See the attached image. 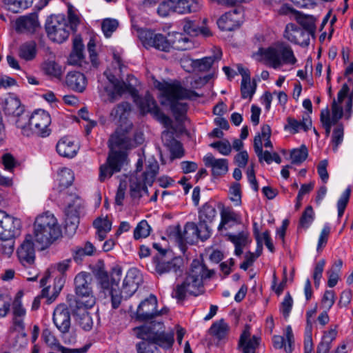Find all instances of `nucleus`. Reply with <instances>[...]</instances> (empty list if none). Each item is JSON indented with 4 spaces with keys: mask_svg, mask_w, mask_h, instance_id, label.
Returning a JSON list of instances; mask_svg holds the SVG:
<instances>
[{
    "mask_svg": "<svg viewBox=\"0 0 353 353\" xmlns=\"http://www.w3.org/2000/svg\"><path fill=\"white\" fill-rule=\"evenodd\" d=\"M134 334L142 341L136 345L137 353H162L160 348L170 349L172 347L174 332H165L160 322H151L133 329Z\"/></svg>",
    "mask_w": 353,
    "mask_h": 353,
    "instance_id": "nucleus-1",
    "label": "nucleus"
},
{
    "mask_svg": "<svg viewBox=\"0 0 353 353\" xmlns=\"http://www.w3.org/2000/svg\"><path fill=\"white\" fill-rule=\"evenodd\" d=\"M154 87L161 91L163 99L161 103L169 105L176 119L183 116L188 110V104L180 102L182 99H196L199 95L194 91L186 89L178 81L173 83L156 81Z\"/></svg>",
    "mask_w": 353,
    "mask_h": 353,
    "instance_id": "nucleus-2",
    "label": "nucleus"
},
{
    "mask_svg": "<svg viewBox=\"0 0 353 353\" xmlns=\"http://www.w3.org/2000/svg\"><path fill=\"white\" fill-rule=\"evenodd\" d=\"M214 272L208 270L200 261L194 260L185 281L174 289L172 296L179 301L185 299L187 294L197 296L203 292V279L210 278Z\"/></svg>",
    "mask_w": 353,
    "mask_h": 353,
    "instance_id": "nucleus-3",
    "label": "nucleus"
},
{
    "mask_svg": "<svg viewBox=\"0 0 353 353\" xmlns=\"http://www.w3.org/2000/svg\"><path fill=\"white\" fill-rule=\"evenodd\" d=\"M133 144L131 139L124 134L115 132L109 140L110 152L105 164L101 165L99 169V180L104 181L110 177L114 172L121 170V167L126 161L127 154L123 151H117L116 149H130Z\"/></svg>",
    "mask_w": 353,
    "mask_h": 353,
    "instance_id": "nucleus-4",
    "label": "nucleus"
},
{
    "mask_svg": "<svg viewBox=\"0 0 353 353\" xmlns=\"http://www.w3.org/2000/svg\"><path fill=\"white\" fill-rule=\"evenodd\" d=\"M61 236V230L53 214L47 212L39 215L34 223L35 241L43 250Z\"/></svg>",
    "mask_w": 353,
    "mask_h": 353,
    "instance_id": "nucleus-5",
    "label": "nucleus"
},
{
    "mask_svg": "<svg viewBox=\"0 0 353 353\" xmlns=\"http://www.w3.org/2000/svg\"><path fill=\"white\" fill-rule=\"evenodd\" d=\"M50 123V116L43 110H37L30 117L26 114L15 121L17 127L20 128L22 134L27 137L32 134L41 137L49 136L51 132L49 128Z\"/></svg>",
    "mask_w": 353,
    "mask_h": 353,
    "instance_id": "nucleus-6",
    "label": "nucleus"
},
{
    "mask_svg": "<svg viewBox=\"0 0 353 353\" xmlns=\"http://www.w3.org/2000/svg\"><path fill=\"white\" fill-rule=\"evenodd\" d=\"M262 55L268 65L274 69L281 68L283 64L294 65L296 62L292 48L284 42H277L265 49Z\"/></svg>",
    "mask_w": 353,
    "mask_h": 353,
    "instance_id": "nucleus-7",
    "label": "nucleus"
},
{
    "mask_svg": "<svg viewBox=\"0 0 353 353\" xmlns=\"http://www.w3.org/2000/svg\"><path fill=\"white\" fill-rule=\"evenodd\" d=\"M141 281L139 272L135 268L130 269L123 281L121 289L119 290L112 288L110 292L112 308H118L123 299L130 297L137 290Z\"/></svg>",
    "mask_w": 353,
    "mask_h": 353,
    "instance_id": "nucleus-8",
    "label": "nucleus"
},
{
    "mask_svg": "<svg viewBox=\"0 0 353 353\" xmlns=\"http://www.w3.org/2000/svg\"><path fill=\"white\" fill-rule=\"evenodd\" d=\"M159 171V164L155 160L150 161L141 178L132 176L130 180V194L133 198H140L143 193H147V185H151Z\"/></svg>",
    "mask_w": 353,
    "mask_h": 353,
    "instance_id": "nucleus-9",
    "label": "nucleus"
},
{
    "mask_svg": "<svg viewBox=\"0 0 353 353\" xmlns=\"http://www.w3.org/2000/svg\"><path fill=\"white\" fill-rule=\"evenodd\" d=\"M201 6L200 0H166L159 4L157 13L164 17L174 12L185 14L199 11Z\"/></svg>",
    "mask_w": 353,
    "mask_h": 353,
    "instance_id": "nucleus-10",
    "label": "nucleus"
},
{
    "mask_svg": "<svg viewBox=\"0 0 353 353\" xmlns=\"http://www.w3.org/2000/svg\"><path fill=\"white\" fill-rule=\"evenodd\" d=\"M197 232V225L193 222L187 223L183 230L179 225H172L167 229L169 239L176 242L181 249L186 243L193 244L198 239Z\"/></svg>",
    "mask_w": 353,
    "mask_h": 353,
    "instance_id": "nucleus-11",
    "label": "nucleus"
},
{
    "mask_svg": "<svg viewBox=\"0 0 353 353\" xmlns=\"http://www.w3.org/2000/svg\"><path fill=\"white\" fill-rule=\"evenodd\" d=\"M92 276L89 273L81 272L74 278L75 292L80 299L79 302L84 307H91L95 303L91 287Z\"/></svg>",
    "mask_w": 353,
    "mask_h": 353,
    "instance_id": "nucleus-12",
    "label": "nucleus"
},
{
    "mask_svg": "<svg viewBox=\"0 0 353 353\" xmlns=\"http://www.w3.org/2000/svg\"><path fill=\"white\" fill-rule=\"evenodd\" d=\"M46 30L48 37L54 42L61 43L70 35V27L63 15L52 16L47 21Z\"/></svg>",
    "mask_w": 353,
    "mask_h": 353,
    "instance_id": "nucleus-13",
    "label": "nucleus"
},
{
    "mask_svg": "<svg viewBox=\"0 0 353 353\" xmlns=\"http://www.w3.org/2000/svg\"><path fill=\"white\" fill-rule=\"evenodd\" d=\"M139 85V80L133 75H128L125 81H118L114 84V91L105 86L103 92L107 93L109 97L110 101L114 102L117 99V96H121L124 93H129L134 99V101H137L139 97L137 87Z\"/></svg>",
    "mask_w": 353,
    "mask_h": 353,
    "instance_id": "nucleus-14",
    "label": "nucleus"
},
{
    "mask_svg": "<svg viewBox=\"0 0 353 353\" xmlns=\"http://www.w3.org/2000/svg\"><path fill=\"white\" fill-rule=\"evenodd\" d=\"M139 38L145 48H154L157 50L169 52L172 48L170 39L153 30L142 29L139 31Z\"/></svg>",
    "mask_w": 353,
    "mask_h": 353,
    "instance_id": "nucleus-15",
    "label": "nucleus"
},
{
    "mask_svg": "<svg viewBox=\"0 0 353 353\" xmlns=\"http://www.w3.org/2000/svg\"><path fill=\"white\" fill-rule=\"evenodd\" d=\"M137 101H134L143 113H151L154 117L166 128H169L172 125V120L163 114L158 108L153 97L146 94L144 97H138Z\"/></svg>",
    "mask_w": 353,
    "mask_h": 353,
    "instance_id": "nucleus-16",
    "label": "nucleus"
},
{
    "mask_svg": "<svg viewBox=\"0 0 353 353\" xmlns=\"http://www.w3.org/2000/svg\"><path fill=\"white\" fill-rule=\"evenodd\" d=\"M21 221L5 211H0V239L7 241L19 234Z\"/></svg>",
    "mask_w": 353,
    "mask_h": 353,
    "instance_id": "nucleus-17",
    "label": "nucleus"
},
{
    "mask_svg": "<svg viewBox=\"0 0 353 353\" xmlns=\"http://www.w3.org/2000/svg\"><path fill=\"white\" fill-rule=\"evenodd\" d=\"M157 306V300L156 296L152 294L150 295L148 298L141 301L139 305L137 310V318L142 321L149 320L167 312L165 309L159 312Z\"/></svg>",
    "mask_w": 353,
    "mask_h": 353,
    "instance_id": "nucleus-18",
    "label": "nucleus"
},
{
    "mask_svg": "<svg viewBox=\"0 0 353 353\" xmlns=\"http://www.w3.org/2000/svg\"><path fill=\"white\" fill-rule=\"evenodd\" d=\"M283 35L289 41L304 47L309 46L312 37L311 34L294 23L287 24Z\"/></svg>",
    "mask_w": 353,
    "mask_h": 353,
    "instance_id": "nucleus-19",
    "label": "nucleus"
},
{
    "mask_svg": "<svg viewBox=\"0 0 353 353\" xmlns=\"http://www.w3.org/2000/svg\"><path fill=\"white\" fill-rule=\"evenodd\" d=\"M17 254L23 266L31 267L34 263L35 250L32 235H26L25 240L18 248Z\"/></svg>",
    "mask_w": 353,
    "mask_h": 353,
    "instance_id": "nucleus-20",
    "label": "nucleus"
},
{
    "mask_svg": "<svg viewBox=\"0 0 353 353\" xmlns=\"http://www.w3.org/2000/svg\"><path fill=\"white\" fill-rule=\"evenodd\" d=\"M52 319L54 324L62 334L69 332L71 325L70 314L65 305H59L54 309Z\"/></svg>",
    "mask_w": 353,
    "mask_h": 353,
    "instance_id": "nucleus-21",
    "label": "nucleus"
},
{
    "mask_svg": "<svg viewBox=\"0 0 353 353\" xmlns=\"http://www.w3.org/2000/svg\"><path fill=\"white\" fill-rule=\"evenodd\" d=\"M279 13L281 14L294 15L298 23L303 27L302 29L311 34L312 37H314L316 26L312 17L303 15L287 5H283L281 7Z\"/></svg>",
    "mask_w": 353,
    "mask_h": 353,
    "instance_id": "nucleus-22",
    "label": "nucleus"
},
{
    "mask_svg": "<svg viewBox=\"0 0 353 353\" xmlns=\"http://www.w3.org/2000/svg\"><path fill=\"white\" fill-rule=\"evenodd\" d=\"M39 28V22L35 13L21 16L17 19L15 21V30L18 33L32 34Z\"/></svg>",
    "mask_w": 353,
    "mask_h": 353,
    "instance_id": "nucleus-23",
    "label": "nucleus"
},
{
    "mask_svg": "<svg viewBox=\"0 0 353 353\" xmlns=\"http://www.w3.org/2000/svg\"><path fill=\"white\" fill-rule=\"evenodd\" d=\"M259 343L260 339L256 336H251L250 326L246 325L239 337L238 348L242 353H256Z\"/></svg>",
    "mask_w": 353,
    "mask_h": 353,
    "instance_id": "nucleus-24",
    "label": "nucleus"
},
{
    "mask_svg": "<svg viewBox=\"0 0 353 353\" xmlns=\"http://www.w3.org/2000/svg\"><path fill=\"white\" fill-rule=\"evenodd\" d=\"M220 215L221 222L218 226V230L221 233L241 223V215L235 212L231 208L223 207L221 210Z\"/></svg>",
    "mask_w": 353,
    "mask_h": 353,
    "instance_id": "nucleus-25",
    "label": "nucleus"
},
{
    "mask_svg": "<svg viewBox=\"0 0 353 353\" xmlns=\"http://www.w3.org/2000/svg\"><path fill=\"white\" fill-rule=\"evenodd\" d=\"M65 83L69 89L78 93H83L86 89L88 81L83 73L71 71L66 74Z\"/></svg>",
    "mask_w": 353,
    "mask_h": 353,
    "instance_id": "nucleus-26",
    "label": "nucleus"
},
{
    "mask_svg": "<svg viewBox=\"0 0 353 353\" xmlns=\"http://www.w3.org/2000/svg\"><path fill=\"white\" fill-rule=\"evenodd\" d=\"M154 263L155 270L159 275L169 274L174 279H176L182 273L180 266L176 263V260L165 261L162 259L154 258Z\"/></svg>",
    "mask_w": 353,
    "mask_h": 353,
    "instance_id": "nucleus-27",
    "label": "nucleus"
},
{
    "mask_svg": "<svg viewBox=\"0 0 353 353\" xmlns=\"http://www.w3.org/2000/svg\"><path fill=\"white\" fill-rule=\"evenodd\" d=\"M205 166L211 168L214 176H220L227 173L228 163L225 159H216L212 154H208L203 158Z\"/></svg>",
    "mask_w": 353,
    "mask_h": 353,
    "instance_id": "nucleus-28",
    "label": "nucleus"
},
{
    "mask_svg": "<svg viewBox=\"0 0 353 353\" xmlns=\"http://www.w3.org/2000/svg\"><path fill=\"white\" fill-rule=\"evenodd\" d=\"M239 73L242 76L241 85V97L243 99H251L256 90V83H251L250 71L244 68L242 65H237Z\"/></svg>",
    "mask_w": 353,
    "mask_h": 353,
    "instance_id": "nucleus-29",
    "label": "nucleus"
},
{
    "mask_svg": "<svg viewBox=\"0 0 353 353\" xmlns=\"http://www.w3.org/2000/svg\"><path fill=\"white\" fill-rule=\"evenodd\" d=\"M56 148L61 157L72 159L77 155L79 146L71 139L63 137L58 141Z\"/></svg>",
    "mask_w": 353,
    "mask_h": 353,
    "instance_id": "nucleus-30",
    "label": "nucleus"
},
{
    "mask_svg": "<svg viewBox=\"0 0 353 353\" xmlns=\"http://www.w3.org/2000/svg\"><path fill=\"white\" fill-rule=\"evenodd\" d=\"M4 111L6 114L16 117L15 121L27 114L24 113V107L21 105L20 100L14 96H9L6 99Z\"/></svg>",
    "mask_w": 353,
    "mask_h": 353,
    "instance_id": "nucleus-31",
    "label": "nucleus"
},
{
    "mask_svg": "<svg viewBox=\"0 0 353 353\" xmlns=\"http://www.w3.org/2000/svg\"><path fill=\"white\" fill-rule=\"evenodd\" d=\"M99 278L103 288L108 289L110 287V292L112 288L119 290V283L121 280L122 275V269L119 266H116L112 268L111 273V283L109 282L108 276L106 272H101L99 273Z\"/></svg>",
    "mask_w": 353,
    "mask_h": 353,
    "instance_id": "nucleus-32",
    "label": "nucleus"
},
{
    "mask_svg": "<svg viewBox=\"0 0 353 353\" xmlns=\"http://www.w3.org/2000/svg\"><path fill=\"white\" fill-rule=\"evenodd\" d=\"M236 12L235 10L228 12L222 15L217 21L219 28L224 31H232L239 26L236 19Z\"/></svg>",
    "mask_w": 353,
    "mask_h": 353,
    "instance_id": "nucleus-33",
    "label": "nucleus"
},
{
    "mask_svg": "<svg viewBox=\"0 0 353 353\" xmlns=\"http://www.w3.org/2000/svg\"><path fill=\"white\" fill-rule=\"evenodd\" d=\"M285 338L288 345L285 344V339L283 336L277 335L274 336L272 338L273 345L276 349H281L284 347L285 351L287 353H291L292 352L294 335L292 333V330L290 325H288L285 329Z\"/></svg>",
    "mask_w": 353,
    "mask_h": 353,
    "instance_id": "nucleus-34",
    "label": "nucleus"
},
{
    "mask_svg": "<svg viewBox=\"0 0 353 353\" xmlns=\"http://www.w3.org/2000/svg\"><path fill=\"white\" fill-rule=\"evenodd\" d=\"M83 44L80 38H75L73 42V49L70 53L68 63L72 65H81L84 62V56L83 54Z\"/></svg>",
    "mask_w": 353,
    "mask_h": 353,
    "instance_id": "nucleus-35",
    "label": "nucleus"
},
{
    "mask_svg": "<svg viewBox=\"0 0 353 353\" xmlns=\"http://www.w3.org/2000/svg\"><path fill=\"white\" fill-rule=\"evenodd\" d=\"M221 50L220 48H216L214 54L212 57H206L201 59L194 60L192 61V65L199 71H208L215 61L221 59Z\"/></svg>",
    "mask_w": 353,
    "mask_h": 353,
    "instance_id": "nucleus-36",
    "label": "nucleus"
},
{
    "mask_svg": "<svg viewBox=\"0 0 353 353\" xmlns=\"http://www.w3.org/2000/svg\"><path fill=\"white\" fill-rule=\"evenodd\" d=\"M228 239L233 243L235 246V254L240 256L243 253V249L250 242L249 234L248 232H241L236 234H228Z\"/></svg>",
    "mask_w": 353,
    "mask_h": 353,
    "instance_id": "nucleus-37",
    "label": "nucleus"
},
{
    "mask_svg": "<svg viewBox=\"0 0 353 353\" xmlns=\"http://www.w3.org/2000/svg\"><path fill=\"white\" fill-rule=\"evenodd\" d=\"M288 124L285 126V130H289L292 133L296 134L302 129L307 131L312 127V120L307 117H303L302 121H298L294 118L288 117L287 119Z\"/></svg>",
    "mask_w": 353,
    "mask_h": 353,
    "instance_id": "nucleus-38",
    "label": "nucleus"
},
{
    "mask_svg": "<svg viewBox=\"0 0 353 353\" xmlns=\"http://www.w3.org/2000/svg\"><path fill=\"white\" fill-rule=\"evenodd\" d=\"M37 54V43L34 41H29L22 43L19 48V57L25 61L34 59Z\"/></svg>",
    "mask_w": 353,
    "mask_h": 353,
    "instance_id": "nucleus-39",
    "label": "nucleus"
},
{
    "mask_svg": "<svg viewBox=\"0 0 353 353\" xmlns=\"http://www.w3.org/2000/svg\"><path fill=\"white\" fill-rule=\"evenodd\" d=\"M85 308H79L75 312L74 316L77 323L81 328L85 331H89L92 328V318Z\"/></svg>",
    "mask_w": 353,
    "mask_h": 353,
    "instance_id": "nucleus-40",
    "label": "nucleus"
},
{
    "mask_svg": "<svg viewBox=\"0 0 353 353\" xmlns=\"http://www.w3.org/2000/svg\"><path fill=\"white\" fill-rule=\"evenodd\" d=\"M216 216V210L214 206L206 203L199 211V222L210 224Z\"/></svg>",
    "mask_w": 353,
    "mask_h": 353,
    "instance_id": "nucleus-41",
    "label": "nucleus"
},
{
    "mask_svg": "<svg viewBox=\"0 0 353 353\" xmlns=\"http://www.w3.org/2000/svg\"><path fill=\"white\" fill-rule=\"evenodd\" d=\"M254 149L260 162L265 161L270 164L273 161V153L268 150L263 151V144L260 135L255 136L254 139Z\"/></svg>",
    "mask_w": 353,
    "mask_h": 353,
    "instance_id": "nucleus-42",
    "label": "nucleus"
},
{
    "mask_svg": "<svg viewBox=\"0 0 353 353\" xmlns=\"http://www.w3.org/2000/svg\"><path fill=\"white\" fill-rule=\"evenodd\" d=\"M97 229V236L99 241L105 239L107 234L111 230L112 223L108 218H98L94 221Z\"/></svg>",
    "mask_w": 353,
    "mask_h": 353,
    "instance_id": "nucleus-43",
    "label": "nucleus"
},
{
    "mask_svg": "<svg viewBox=\"0 0 353 353\" xmlns=\"http://www.w3.org/2000/svg\"><path fill=\"white\" fill-rule=\"evenodd\" d=\"M42 338L48 346L57 350L58 352H60L61 353H72L71 350L64 347L57 342V339L50 330H43Z\"/></svg>",
    "mask_w": 353,
    "mask_h": 353,
    "instance_id": "nucleus-44",
    "label": "nucleus"
},
{
    "mask_svg": "<svg viewBox=\"0 0 353 353\" xmlns=\"http://www.w3.org/2000/svg\"><path fill=\"white\" fill-rule=\"evenodd\" d=\"M229 331V325L223 319L214 322L209 330V333L216 339H224Z\"/></svg>",
    "mask_w": 353,
    "mask_h": 353,
    "instance_id": "nucleus-45",
    "label": "nucleus"
},
{
    "mask_svg": "<svg viewBox=\"0 0 353 353\" xmlns=\"http://www.w3.org/2000/svg\"><path fill=\"white\" fill-rule=\"evenodd\" d=\"M172 39H170L172 48L178 50H186L188 49V43L190 40L188 37L179 32H174L169 35Z\"/></svg>",
    "mask_w": 353,
    "mask_h": 353,
    "instance_id": "nucleus-46",
    "label": "nucleus"
},
{
    "mask_svg": "<svg viewBox=\"0 0 353 353\" xmlns=\"http://www.w3.org/2000/svg\"><path fill=\"white\" fill-rule=\"evenodd\" d=\"M6 8L17 13L30 7L32 3V0H3Z\"/></svg>",
    "mask_w": 353,
    "mask_h": 353,
    "instance_id": "nucleus-47",
    "label": "nucleus"
},
{
    "mask_svg": "<svg viewBox=\"0 0 353 353\" xmlns=\"http://www.w3.org/2000/svg\"><path fill=\"white\" fill-rule=\"evenodd\" d=\"M74 174L69 168H62L58 174L59 185L60 191L72 185L74 181Z\"/></svg>",
    "mask_w": 353,
    "mask_h": 353,
    "instance_id": "nucleus-48",
    "label": "nucleus"
},
{
    "mask_svg": "<svg viewBox=\"0 0 353 353\" xmlns=\"http://www.w3.org/2000/svg\"><path fill=\"white\" fill-rule=\"evenodd\" d=\"M131 112V105L128 102L118 104L111 112L110 116L114 119H125Z\"/></svg>",
    "mask_w": 353,
    "mask_h": 353,
    "instance_id": "nucleus-49",
    "label": "nucleus"
},
{
    "mask_svg": "<svg viewBox=\"0 0 353 353\" xmlns=\"http://www.w3.org/2000/svg\"><path fill=\"white\" fill-rule=\"evenodd\" d=\"M308 155L307 148L303 145L299 148L294 149L292 150L290 157L292 163L294 164H299L304 161Z\"/></svg>",
    "mask_w": 353,
    "mask_h": 353,
    "instance_id": "nucleus-50",
    "label": "nucleus"
},
{
    "mask_svg": "<svg viewBox=\"0 0 353 353\" xmlns=\"http://www.w3.org/2000/svg\"><path fill=\"white\" fill-rule=\"evenodd\" d=\"M151 228L145 220L140 221L134 230V237L135 239L145 238L149 236Z\"/></svg>",
    "mask_w": 353,
    "mask_h": 353,
    "instance_id": "nucleus-51",
    "label": "nucleus"
},
{
    "mask_svg": "<svg viewBox=\"0 0 353 353\" xmlns=\"http://www.w3.org/2000/svg\"><path fill=\"white\" fill-rule=\"evenodd\" d=\"M344 128L342 124H339L333 130L332 136V143L333 150L336 152L338 147L341 144L343 140Z\"/></svg>",
    "mask_w": 353,
    "mask_h": 353,
    "instance_id": "nucleus-52",
    "label": "nucleus"
},
{
    "mask_svg": "<svg viewBox=\"0 0 353 353\" xmlns=\"http://www.w3.org/2000/svg\"><path fill=\"white\" fill-rule=\"evenodd\" d=\"M314 218V213L312 206H307L301 216L299 226L307 229L312 223Z\"/></svg>",
    "mask_w": 353,
    "mask_h": 353,
    "instance_id": "nucleus-53",
    "label": "nucleus"
},
{
    "mask_svg": "<svg viewBox=\"0 0 353 353\" xmlns=\"http://www.w3.org/2000/svg\"><path fill=\"white\" fill-rule=\"evenodd\" d=\"M351 193V188L348 187L341 194L337 202L338 217L340 219L348 203Z\"/></svg>",
    "mask_w": 353,
    "mask_h": 353,
    "instance_id": "nucleus-54",
    "label": "nucleus"
},
{
    "mask_svg": "<svg viewBox=\"0 0 353 353\" xmlns=\"http://www.w3.org/2000/svg\"><path fill=\"white\" fill-rule=\"evenodd\" d=\"M320 120L325 129L326 137H329L332 125L334 124L330 119V112L327 108L321 110Z\"/></svg>",
    "mask_w": 353,
    "mask_h": 353,
    "instance_id": "nucleus-55",
    "label": "nucleus"
},
{
    "mask_svg": "<svg viewBox=\"0 0 353 353\" xmlns=\"http://www.w3.org/2000/svg\"><path fill=\"white\" fill-rule=\"evenodd\" d=\"M118 25V21L115 19H104L101 23V29L104 35L106 37H110L112 32L117 30Z\"/></svg>",
    "mask_w": 353,
    "mask_h": 353,
    "instance_id": "nucleus-56",
    "label": "nucleus"
},
{
    "mask_svg": "<svg viewBox=\"0 0 353 353\" xmlns=\"http://www.w3.org/2000/svg\"><path fill=\"white\" fill-rule=\"evenodd\" d=\"M43 69L48 74L54 77L59 78L62 75L61 67L54 61H50L46 62Z\"/></svg>",
    "mask_w": 353,
    "mask_h": 353,
    "instance_id": "nucleus-57",
    "label": "nucleus"
},
{
    "mask_svg": "<svg viewBox=\"0 0 353 353\" xmlns=\"http://www.w3.org/2000/svg\"><path fill=\"white\" fill-rule=\"evenodd\" d=\"M293 305V299L290 294L287 293L283 301L281 303L280 311L283 314L285 319L288 318Z\"/></svg>",
    "mask_w": 353,
    "mask_h": 353,
    "instance_id": "nucleus-58",
    "label": "nucleus"
},
{
    "mask_svg": "<svg viewBox=\"0 0 353 353\" xmlns=\"http://www.w3.org/2000/svg\"><path fill=\"white\" fill-rule=\"evenodd\" d=\"M325 265V260L321 259L315 265L314 273H313V279L314 281L315 287L318 288L320 285V281L322 278L323 272L324 270V266Z\"/></svg>",
    "mask_w": 353,
    "mask_h": 353,
    "instance_id": "nucleus-59",
    "label": "nucleus"
},
{
    "mask_svg": "<svg viewBox=\"0 0 353 353\" xmlns=\"http://www.w3.org/2000/svg\"><path fill=\"white\" fill-rule=\"evenodd\" d=\"M343 111L340 103H338L335 99H334L332 103V116L330 119L333 124L337 123V122L343 117Z\"/></svg>",
    "mask_w": 353,
    "mask_h": 353,
    "instance_id": "nucleus-60",
    "label": "nucleus"
},
{
    "mask_svg": "<svg viewBox=\"0 0 353 353\" xmlns=\"http://www.w3.org/2000/svg\"><path fill=\"white\" fill-rule=\"evenodd\" d=\"M12 313L13 316H25L26 315V312L22 306L21 296L19 295V293L12 303Z\"/></svg>",
    "mask_w": 353,
    "mask_h": 353,
    "instance_id": "nucleus-61",
    "label": "nucleus"
},
{
    "mask_svg": "<svg viewBox=\"0 0 353 353\" xmlns=\"http://www.w3.org/2000/svg\"><path fill=\"white\" fill-rule=\"evenodd\" d=\"M197 237L201 241H205L210 238L211 235L212 230L209 226V224L199 222L197 225Z\"/></svg>",
    "mask_w": 353,
    "mask_h": 353,
    "instance_id": "nucleus-62",
    "label": "nucleus"
},
{
    "mask_svg": "<svg viewBox=\"0 0 353 353\" xmlns=\"http://www.w3.org/2000/svg\"><path fill=\"white\" fill-rule=\"evenodd\" d=\"M1 163L4 166V169L10 172H12L17 165L14 157L10 153H6L2 155Z\"/></svg>",
    "mask_w": 353,
    "mask_h": 353,
    "instance_id": "nucleus-63",
    "label": "nucleus"
},
{
    "mask_svg": "<svg viewBox=\"0 0 353 353\" xmlns=\"http://www.w3.org/2000/svg\"><path fill=\"white\" fill-rule=\"evenodd\" d=\"M27 344L26 334L25 332H18L15 334L11 342V345L15 350H19L24 347Z\"/></svg>",
    "mask_w": 353,
    "mask_h": 353,
    "instance_id": "nucleus-64",
    "label": "nucleus"
}]
</instances>
